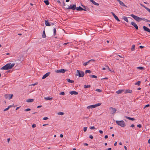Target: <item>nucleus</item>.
Listing matches in <instances>:
<instances>
[{"label": "nucleus", "instance_id": "nucleus-1", "mask_svg": "<svg viewBox=\"0 0 150 150\" xmlns=\"http://www.w3.org/2000/svg\"><path fill=\"white\" fill-rule=\"evenodd\" d=\"M15 63H13L11 64V63H8L6 64L2 67L1 69L3 70H8L12 69L15 65Z\"/></svg>", "mask_w": 150, "mask_h": 150}, {"label": "nucleus", "instance_id": "nucleus-2", "mask_svg": "<svg viewBox=\"0 0 150 150\" xmlns=\"http://www.w3.org/2000/svg\"><path fill=\"white\" fill-rule=\"evenodd\" d=\"M116 124L119 126L121 127H125L126 126V125L125 122L123 120L118 121L117 120L116 121Z\"/></svg>", "mask_w": 150, "mask_h": 150}, {"label": "nucleus", "instance_id": "nucleus-3", "mask_svg": "<svg viewBox=\"0 0 150 150\" xmlns=\"http://www.w3.org/2000/svg\"><path fill=\"white\" fill-rule=\"evenodd\" d=\"M84 73L83 71H82L77 70L76 71V75L79 77H83L84 76Z\"/></svg>", "mask_w": 150, "mask_h": 150}, {"label": "nucleus", "instance_id": "nucleus-4", "mask_svg": "<svg viewBox=\"0 0 150 150\" xmlns=\"http://www.w3.org/2000/svg\"><path fill=\"white\" fill-rule=\"evenodd\" d=\"M101 104V103H99L95 105H92L88 106L87 107V108L88 109L94 108L96 107L97 106H99Z\"/></svg>", "mask_w": 150, "mask_h": 150}, {"label": "nucleus", "instance_id": "nucleus-5", "mask_svg": "<svg viewBox=\"0 0 150 150\" xmlns=\"http://www.w3.org/2000/svg\"><path fill=\"white\" fill-rule=\"evenodd\" d=\"M130 16L133 18L136 21L139 22L140 21V18L138 16L134 15L133 14H131L130 15Z\"/></svg>", "mask_w": 150, "mask_h": 150}, {"label": "nucleus", "instance_id": "nucleus-6", "mask_svg": "<svg viewBox=\"0 0 150 150\" xmlns=\"http://www.w3.org/2000/svg\"><path fill=\"white\" fill-rule=\"evenodd\" d=\"M66 8L67 9H72L73 10H74L76 8V6L75 4H71L68 8Z\"/></svg>", "mask_w": 150, "mask_h": 150}, {"label": "nucleus", "instance_id": "nucleus-7", "mask_svg": "<svg viewBox=\"0 0 150 150\" xmlns=\"http://www.w3.org/2000/svg\"><path fill=\"white\" fill-rule=\"evenodd\" d=\"M109 110L110 111L111 113L112 114H114L116 112L117 110L116 108H113L112 107L110 108Z\"/></svg>", "mask_w": 150, "mask_h": 150}, {"label": "nucleus", "instance_id": "nucleus-8", "mask_svg": "<svg viewBox=\"0 0 150 150\" xmlns=\"http://www.w3.org/2000/svg\"><path fill=\"white\" fill-rule=\"evenodd\" d=\"M13 96V94H6L5 95V97L6 99H10L12 98Z\"/></svg>", "mask_w": 150, "mask_h": 150}, {"label": "nucleus", "instance_id": "nucleus-9", "mask_svg": "<svg viewBox=\"0 0 150 150\" xmlns=\"http://www.w3.org/2000/svg\"><path fill=\"white\" fill-rule=\"evenodd\" d=\"M67 71V70L64 69H61L59 70H57L56 71V72L57 73H64L65 71Z\"/></svg>", "mask_w": 150, "mask_h": 150}, {"label": "nucleus", "instance_id": "nucleus-10", "mask_svg": "<svg viewBox=\"0 0 150 150\" xmlns=\"http://www.w3.org/2000/svg\"><path fill=\"white\" fill-rule=\"evenodd\" d=\"M131 25H133L136 30H138L139 28L137 25L134 22H132L131 23Z\"/></svg>", "mask_w": 150, "mask_h": 150}, {"label": "nucleus", "instance_id": "nucleus-11", "mask_svg": "<svg viewBox=\"0 0 150 150\" xmlns=\"http://www.w3.org/2000/svg\"><path fill=\"white\" fill-rule=\"evenodd\" d=\"M143 28L144 31L150 33V29L149 28L145 26H143Z\"/></svg>", "mask_w": 150, "mask_h": 150}, {"label": "nucleus", "instance_id": "nucleus-12", "mask_svg": "<svg viewBox=\"0 0 150 150\" xmlns=\"http://www.w3.org/2000/svg\"><path fill=\"white\" fill-rule=\"evenodd\" d=\"M111 13L115 19L118 21H120V20L118 18V17L113 12H111Z\"/></svg>", "mask_w": 150, "mask_h": 150}, {"label": "nucleus", "instance_id": "nucleus-13", "mask_svg": "<svg viewBox=\"0 0 150 150\" xmlns=\"http://www.w3.org/2000/svg\"><path fill=\"white\" fill-rule=\"evenodd\" d=\"M50 72H48L46 73L43 76L42 78V79H44L47 77V76H48L50 75Z\"/></svg>", "mask_w": 150, "mask_h": 150}, {"label": "nucleus", "instance_id": "nucleus-14", "mask_svg": "<svg viewBox=\"0 0 150 150\" xmlns=\"http://www.w3.org/2000/svg\"><path fill=\"white\" fill-rule=\"evenodd\" d=\"M82 7H83V8H83V11H89L90 10V8H88L87 6H82Z\"/></svg>", "mask_w": 150, "mask_h": 150}, {"label": "nucleus", "instance_id": "nucleus-15", "mask_svg": "<svg viewBox=\"0 0 150 150\" xmlns=\"http://www.w3.org/2000/svg\"><path fill=\"white\" fill-rule=\"evenodd\" d=\"M70 93L71 95H73V94L77 95L78 94V92H76V91H71L70 92Z\"/></svg>", "mask_w": 150, "mask_h": 150}, {"label": "nucleus", "instance_id": "nucleus-16", "mask_svg": "<svg viewBox=\"0 0 150 150\" xmlns=\"http://www.w3.org/2000/svg\"><path fill=\"white\" fill-rule=\"evenodd\" d=\"M78 11H83V8H82L81 7L79 6V7H76V9Z\"/></svg>", "mask_w": 150, "mask_h": 150}, {"label": "nucleus", "instance_id": "nucleus-17", "mask_svg": "<svg viewBox=\"0 0 150 150\" xmlns=\"http://www.w3.org/2000/svg\"><path fill=\"white\" fill-rule=\"evenodd\" d=\"M125 117L127 119H129V120H131L134 121V120H135V119L134 118L130 117H128L127 116H125Z\"/></svg>", "mask_w": 150, "mask_h": 150}, {"label": "nucleus", "instance_id": "nucleus-18", "mask_svg": "<svg viewBox=\"0 0 150 150\" xmlns=\"http://www.w3.org/2000/svg\"><path fill=\"white\" fill-rule=\"evenodd\" d=\"M45 24L47 26H50L51 25L50 23L48 22V20H45Z\"/></svg>", "mask_w": 150, "mask_h": 150}, {"label": "nucleus", "instance_id": "nucleus-19", "mask_svg": "<svg viewBox=\"0 0 150 150\" xmlns=\"http://www.w3.org/2000/svg\"><path fill=\"white\" fill-rule=\"evenodd\" d=\"M89 1L92 3L93 4L96 5V6H98L99 5V4L98 3L94 1L93 0H89Z\"/></svg>", "mask_w": 150, "mask_h": 150}, {"label": "nucleus", "instance_id": "nucleus-20", "mask_svg": "<svg viewBox=\"0 0 150 150\" xmlns=\"http://www.w3.org/2000/svg\"><path fill=\"white\" fill-rule=\"evenodd\" d=\"M132 93V91L130 89L126 90L125 93Z\"/></svg>", "mask_w": 150, "mask_h": 150}, {"label": "nucleus", "instance_id": "nucleus-21", "mask_svg": "<svg viewBox=\"0 0 150 150\" xmlns=\"http://www.w3.org/2000/svg\"><path fill=\"white\" fill-rule=\"evenodd\" d=\"M34 100V99H28L27 100L26 102L28 103H31Z\"/></svg>", "mask_w": 150, "mask_h": 150}, {"label": "nucleus", "instance_id": "nucleus-22", "mask_svg": "<svg viewBox=\"0 0 150 150\" xmlns=\"http://www.w3.org/2000/svg\"><path fill=\"white\" fill-rule=\"evenodd\" d=\"M124 91L123 90H119L116 91V93L117 94H120L122 93Z\"/></svg>", "mask_w": 150, "mask_h": 150}, {"label": "nucleus", "instance_id": "nucleus-23", "mask_svg": "<svg viewBox=\"0 0 150 150\" xmlns=\"http://www.w3.org/2000/svg\"><path fill=\"white\" fill-rule=\"evenodd\" d=\"M122 19L124 20L125 21H126L127 22H129V21L127 19V18L125 16H123L122 17Z\"/></svg>", "mask_w": 150, "mask_h": 150}, {"label": "nucleus", "instance_id": "nucleus-24", "mask_svg": "<svg viewBox=\"0 0 150 150\" xmlns=\"http://www.w3.org/2000/svg\"><path fill=\"white\" fill-rule=\"evenodd\" d=\"M89 76L90 78H95V79H96L97 78V77L95 75H89Z\"/></svg>", "mask_w": 150, "mask_h": 150}, {"label": "nucleus", "instance_id": "nucleus-25", "mask_svg": "<svg viewBox=\"0 0 150 150\" xmlns=\"http://www.w3.org/2000/svg\"><path fill=\"white\" fill-rule=\"evenodd\" d=\"M67 81L68 82L70 83H74V81L70 80V79H67Z\"/></svg>", "mask_w": 150, "mask_h": 150}, {"label": "nucleus", "instance_id": "nucleus-26", "mask_svg": "<svg viewBox=\"0 0 150 150\" xmlns=\"http://www.w3.org/2000/svg\"><path fill=\"white\" fill-rule=\"evenodd\" d=\"M53 99L52 98H50L49 97H45L44 99L45 100H51Z\"/></svg>", "mask_w": 150, "mask_h": 150}, {"label": "nucleus", "instance_id": "nucleus-27", "mask_svg": "<svg viewBox=\"0 0 150 150\" xmlns=\"http://www.w3.org/2000/svg\"><path fill=\"white\" fill-rule=\"evenodd\" d=\"M13 105H10L8 107V108H7L4 109V111H6L7 110H8L11 107H12Z\"/></svg>", "mask_w": 150, "mask_h": 150}, {"label": "nucleus", "instance_id": "nucleus-28", "mask_svg": "<svg viewBox=\"0 0 150 150\" xmlns=\"http://www.w3.org/2000/svg\"><path fill=\"white\" fill-rule=\"evenodd\" d=\"M119 4L121 6H125V4L123 2H122V1H120L119 2Z\"/></svg>", "mask_w": 150, "mask_h": 150}, {"label": "nucleus", "instance_id": "nucleus-29", "mask_svg": "<svg viewBox=\"0 0 150 150\" xmlns=\"http://www.w3.org/2000/svg\"><path fill=\"white\" fill-rule=\"evenodd\" d=\"M46 35L45 34V30H44L43 32V34L42 35V37L43 38H45L46 37Z\"/></svg>", "mask_w": 150, "mask_h": 150}, {"label": "nucleus", "instance_id": "nucleus-30", "mask_svg": "<svg viewBox=\"0 0 150 150\" xmlns=\"http://www.w3.org/2000/svg\"><path fill=\"white\" fill-rule=\"evenodd\" d=\"M44 2L47 5H48L49 4V2L48 0H45Z\"/></svg>", "mask_w": 150, "mask_h": 150}, {"label": "nucleus", "instance_id": "nucleus-31", "mask_svg": "<svg viewBox=\"0 0 150 150\" xmlns=\"http://www.w3.org/2000/svg\"><path fill=\"white\" fill-rule=\"evenodd\" d=\"M91 71L89 70H87L85 71V73L86 74H87V73H89V74L91 73Z\"/></svg>", "mask_w": 150, "mask_h": 150}, {"label": "nucleus", "instance_id": "nucleus-32", "mask_svg": "<svg viewBox=\"0 0 150 150\" xmlns=\"http://www.w3.org/2000/svg\"><path fill=\"white\" fill-rule=\"evenodd\" d=\"M91 86L90 85H85L84 87L85 88H90Z\"/></svg>", "mask_w": 150, "mask_h": 150}, {"label": "nucleus", "instance_id": "nucleus-33", "mask_svg": "<svg viewBox=\"0 0 150 150\" xmlns=\"http://www.w3.org/2000/svg\"><path fill=\"white\" fill-rule=\"evenodd\" d=\"M137 68L138 69L143 70L144 69V67H137Z\"/></svg>", "mask_w": 150, "mask_h": 150}, {"label": "nucleus", "instance_id": "nucleus-34", "mask_svg": "<svg viewBox=\"0 0 150 150\" xmlns=\"http://www.w3.org/2000/svg\"><path fill=\"white\" fill-rule=\"evenodd\" d=\"M135 48V45H132V47L131 49V51H133L134 50Z\"/></svg>", "mask_w": 150, "mask_h": 150}, {"label": "nucleus", "instance_id": "nucleus-35", "mask_svg": "<svg viewBox=\"0 0 150 150\" xmlns=\"http://www.w3.org/2000/svg\"><path fill=\"white\" fill-rule=\"evenodd\" d=\"M140 83H141L140 81H138L137 82L135 83V85H137L139 86V85H140Z\"/></svg>", "mask_w": 150, "mask_h": 150}, {"label": "nucleus", "instance_id": "nucleus-36", "mask_svg": "<svg viewBox=\"0 0 150 150\" xmlns=\"http://www.w3.org/2000/svg\"><path fill=\"white\" fill-rule=\"evenodd\" d=\"M53 31H54V36H55L56 34V29L55 28H54L53 29Z\"/></svg>", "mask_w": 150, "mask_h": 150}, {"label": "nucleus", "instance_id": "nucleus-37", "mask_svg": "<svg viewBox=\"0 0 150 150\" xmlns=\"http://www.w3.org/2000/svg\"><path fill=\"white\" fill-rule=\"evenodd\" d=\"M58 114L59 115H63L64 114V113L63 112H59L58 113Z\"/></svg>", "mask_w": 150, "mask_h": 150}, {"label": "nucleus", "instance_id": "nucleus-38", "mask_svg": "<svg viewBox=\"0 0 150 150\" xmlns=\"http://www.w3.org/2000/svg\"><path fill=\"white\" fill-rule=\"evenodd\" d=\"M95 60H94V59H91V60H88L87 62V63L88 64V63L91 61H95Z\"/></svg>", "mask_w": 150, "mask_h": 150}, {"label": "nucleus", "instance_id": "nucleus-39", "mask_svg": "<svg viewBox=\"0 0 150 150\" xmlns=\"http://www.w3.org/2000/svg\"><path fill=\"white\" fill-rule=\"evenodd\" d=\"M96 91H98L99 92H102V90L99 89H96Z\"/></svg>", "mask_w": 150, "mask_h": 150}, {"label": "nucleus", "instance_id": "nucleus-40", "mask_svg": "<svg viewBox=\"0 0 150 150\" xmlns=\"http://www.w3.org/2000/svg\"><path fill=\"white\" fill-rule=\"evenodd\" d=\"M90 129H95V128L94 126H92L90 127Z\"/></svg>", "mask_w": 150, "mask_h": 150}, {"label": "nucleus", "instance_id": "nucleus-41", "mask_svg": "<svg viewBox=\"0 0 150 150\" xmlns=\"http://www.w3.org/2000/svg\"><path fill=\"white\" fill-rule=\"evenodd\" d=\"M148 11H149L150 13V9L146 7L145 8Z\"/></svg>", "mask_w": 150, "mask_h": 150}, {"label": "nucleus", "instance_id": "nucleus-42", "mask_svg": "<svg viewBox=\"0 0 150 150\" xmlns=\"http://www.w3.org/2000/svg\"><path fill=\"white\" fill-rule=\"evenodd\" d=\"M146 19H145V18H140V21L141 20H143V21H146Z\"/></svg>", "mask_w": 150, "mask_h": 150}, {"label": "nucleus", "instance_id": "nucleus-43", "mask_svg": "<svg viewBox=\"0 0 150 150\" xmlns=\"http://www.w3.org/2000/svg\"><path fill=\"white\" fill-rule=\"evenodd\" d=\"M59 94L64 95L65 94V93L64 92L62 91L60 92V93H59Z\"/></svg>", "mask_w": 150, "mask_h": 150}, {"label": "nucleus", "instance_id": "nucleus-44", "mask_svg": "<svg viewBox=\"0 0 150 150\" xmlns=\"http://www.w3.org/2000/svg\"><path fill=\"white\" fill-rule=\"evenodd\" d=\"M139 4L141 6H142L144 8H145L146 7V6H144V5H143L142 4H141V3H140Z\"/></svg>", "mask_w": 150, "mask_h": 150}, {"label": "nucleus", "instance_id": "nucleus-45", "mask_svg": "<svg viewBox=\"0 0 150 150\" xmlns=\"http://www.w3.org/2000/svg\"><path fill=\"white\" fill-rule=\"evenodd\" d=\"M87 127H84L83 128V129L84 131L86 132L87 130Z\"/></svg>", "mask_w": 150, "mask_h": 150}, {"label": "nucleus", "instance_id": "nucleus-46", "mask_svg": "<svg viewBox=\"0 0 150 150\" xmlns=\"http://www.w3.org/2000/svg\"><path fill=\"white\" fill-rule=\"evenodd\" d=\"M105 66L106 67L107 69H108L110 71H111L108 65H105Z\"/></svg>", "mask_w": 150, "mask_h": 150}, {"label": "nucleus", "instance_id": "nucleus-47", "mask_svg": "<svg viewBox=\"0 0 150 150\" xmlns=\"http://www.w3.org/2000/svg\"><path fill=\"white\" fill-rule=\"evenodd\" d=\"M48 119V118L47 117H45L43 118V120H46Z\"/></svg>", "mask_w": 150, "mask_h": 150}, {"label": "nucleus", "instance_id": "nucleus-48", "mask_svg": "<svg viewBox=\"0 0 150 150\" xmlns=\"http://www.w3.org/2000/svg\"><path fill=\"white\" fill-rule=\"evenodd\" d=\"M149 106H150L149 104H147L144 107V108H146L148 107H149Z\"/></svg>", "mask_w": 150, "mask_h": 150}, {"label": "nucleus", "instance_id": "nucleus-49", "mask_svg": "<svg viewBox=\"0 0 150 150\" xmlns=\"http://www.w3.org/2000/svg\"><path fill=\"white\" fill-rule=\"evenodd\" d=\"M31 110V109L30 108H27L25 110V111H30Z\"/></svg>", "mask_w": 150, "mask_h": 150}, {"label": "nucleus", "instance_id": "nucleus-50", "mask_svg": "<svg viewBox=\"0 0 150 150\" xmlns=\"http://www.w3.org/2000/svg\"><path fill=\"white\" fill-rule=\"evenodd\" d=\"M36 127V125L35 124H33L32 125V127L33 128H35Z\"/></svg>", "mask_w": 150, "mask_h": 150}, {"label": "nucleus", "instance_id": "nucleus-51", "mask_svg": "<svg viewBox=\"0 0 150 150\" xmlns=\"http://www.w3.org/2000/svg\"><path fill=\"white\" fill-rule=\"evenodd\" d=\"M137 127L139 128H141L142 127V125L141 124H139L137 125Z\"/></svg>", "mask_w": 150, "mask_h": 150}, {"label": "nucleus", "instance_id": "nucleus-52", "mask_svg": "<svg viewBox=\"0 0 150 150\" xmlns=\"http://www.w3.org/2000/svg\"><path fill=\"white\" fill-rule=\"evenodd\" d=\"M89 137L91 139H93V136L91 135H90L89 136Z\"/></svg>", "mask_w": 150, "mask_h": 150}, {"label": "nucleus", "instance_id": "nucleus-53", "mask_svg": "<svg viewBox=\"0 0 150 150\" xmlns=\"http://www.w3.org/2000/svg\"><path fill=\"white\" fill-rule=\"evenodd\" d=\"M83 64V65L84 66H85L87 65H88V64H87V62H85V63H84Z\"/></svg>", "mask_w": 150, "mask_h": 150}, {"label": "nucleus", "instance_id": "nucleus-54", "mask_svg": "<svg viewBox=\"0 0 150 150\" xmlns=\"http://www.w3.org/2000/svg\"><path fill=\"white\" fill-rule=\"evenodd\" d=\"M99 132L100 134H103V131H102L101 130H99Z\"/></svg>", "mask_w": 150, "mask_h": 150}, {"label": "nucleus", "instance_id": "nucleus-55", "mask_svg": "<svg viewBox=\"0 0 150 150\" xmlns=\"http://www.w3.org/2000/svg\"><path fill=\"white\" fill-rule=\"evenodd\" d=\"M38 84V83H34V84H32L31 85V86H35V85H37V84Z\"/></svg>", "mask_w": 150, "mask_h": 150}, {"label": "nucleus", "instance_id": "nucleus-56", "mask_svg": "<svg viewBox=\"0 0 150 150\" xmlns=\"http://www.w3.org/2000/svg\"><path fill=\"white\" fill-rule=\"evenodd\" d=\"M139 47L140 49H142V48H144V46H140Z\"/></svg>", "mask_w": 150, "mask_h": 150}, {"label": "nucleus", "instance_id": "nucleus-57", "mask_svg": "<svg viewBox=\"0 0 150 150\" xmlns=\"http://www.w3.org/2000/svg\"><path fill=\"white\" fill-rule=\"evenodd\" d=\"M108 79V78H107V77H105V78H104L101 79V80H103V79Z\"/></svg>", "mask_w": 150, "mask_h": 150}, {"label": "nucleus", "instance_id": "nucleus-58", "mask_svg": "<svg viewBox=\"0 0 150 150\" xmlns=\"http://www.w3.org/2000/svg\"><path fill=\"white\" fill-rule=\"evenodd\" d=\"M130 127H134V124H132L131 125Z\"/></svg>", "mask_w": 150, "mask_h": 150}, {"label": "nucleus", "instance_id": "nucleus-59", "mask_svg": "<svg viewBox=\"0 0 150 150\" xmlns=\"http://www.w3.org/2000/svg\"><path fill=\"white\" fill-rule=\"evenodd\" d=\"M111 148H109L107 149H106L105 150H111Z\"/></svg>", "mask_w": 150, "mask_h": 150}, {"label": "nucleus", "instance_id": "nucleus-60", "mask_svg": "<svg viewBox=\"0 0 150 150\" xmlns=\"http://www.w3.org/2000/svg\"><path fill=\"white\" fill-rule=\"evenodd\" d=\"M108 135H106L105 136V137H104V138H105V139H107L108 138Z\"/></svg>", "mask_w": 150, "mask_h": 150}, {"label": "nucleus", "instance_id": "nucleus-61", "mask_svg": "<svg viewBox=\"0 0 150 150\" xmlns=\"http://www.w3.org/2000/svg\"><path fill=\"white\" fill-rule=\"evenodd\" d=\"M145 21L150 23V20H147L146 19Z\"/></svg>", "mask_w": 150, "mask_h": 150}, {"label": "nucleus", "instance_id": "nucleus-62", "mask_svg": "<svg viewBox=\"0 0 150 150\" xmlns=\"http://www.w3.org/2000/svg\"><path fill=\"white\" fill-rule=\"evenodd\" d=\"M69 44V42L64 43L63 44L64 45H66Z\"/></svg>", "mask_w": 150, "mask_h": 150}, {"label": "nucleus", "instance_id": "nucleus-63", "mask_svg": "<svg viewBox=\"0 0 150 150\" xmlns=\"http://www.w3.org/2000/svg\"><path fill=\"white\" fill-rule=\"evenodd\" d=\"M7 141L8 143H9V141L10 140V139L9 138L7 139Z\"/></svg>", "mask_w": 150, "mask_h": 150}, {"label": "nucleus", "instance_id": "nucleus-64", "mask_svg": "<svg viewBox=\"0 0 150 150\" xmlns=\"http://www.w3.org/2000/svg\"><path fill=\"white\" fill-rule=\"evenodd\" d=\"M63 134H60V137L62 138L63 137Z\"/></svg>", "mask_w": 150, "mask_h": 150}]
</instances>
